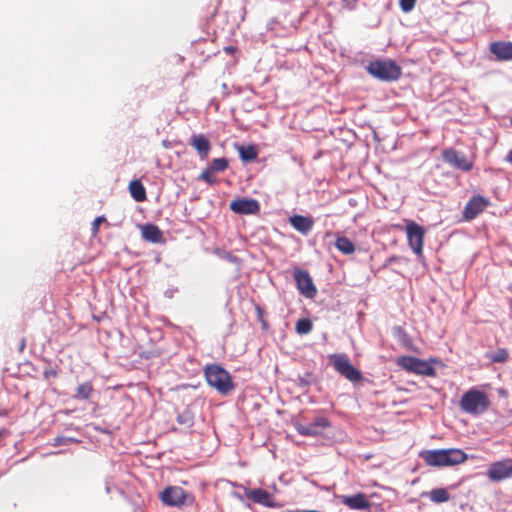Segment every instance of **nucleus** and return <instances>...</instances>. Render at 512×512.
<instances>
[{
	"label": "nucleus",
	"mask_w": 512,
	"mask_h": 512,
	"mask_svg": "<svg viewBox=\"0 0 512 512\" xmlns=\"http://www.w3.org/2000/svg\"><path fill=\"white\" fill-rule=\"evenodd\" d=\"M428 466L444 467L464 463L467 454L459 448L424 450L419 454Z\"/></svg>",
	"instance_id": "nucleus-1"
},
{
	"label": "nucleus",
	"mask_w": 512,
	"mask_h": 512,
	"mask_svg": "<svg viewBox=\"0 0 512 512\" xmlns=\"http://www.w3.org/2000/svg\"><path fill=\"white\" fill-rule=\"evenodd\" d=\"M459 405L465 413L477 416L489 408L490 399L485 392L471 388L462 395Z\"/></svg>",
	"instance_id": "nucleus-2"
},
{
	"label": "nucleus",
	"mask_w": 512,
	"mask_h": 512,
	"mask_svg": "<svg viewBox=\"0 0 512 512\" xmlns=\"http://www.w3.org/2000/svg\"><path fill=\"white\" fill-rule=\"evenodd\" d=\"M204 376L207 383L220 394L227 395L234 389L231 375L220 365H207L204 369Z\"/></svg>",
	"instance_id": "nucleus-3"
},
{
	"label": "nucleus",
	"mask_w": 512,
	"mask_h": 512,
	"mask_svg": "<svg viewBox=\"0 0 512 512\" xmlns=\"http://www.w3.org/2000/svg\"><path fill=\"white\" fill-rule=\"evenodd\" d=\"M367 72L376 79L385 82L398 80L402 75L401 67L393 60H375L367 66Z\"/></svg>",
	"instance_id": "nucleus-4"
},
{
	"label": "nucleus",
	"mask_w": 512,
	"mask_h": 512,
	"mask_svg": "<svg viewBox=\"0 0 512 512\" xmlns=\"http://www.w3.org/2000/svg\"><path fill=\"white\" fill-rule=\"evenodd\" d=\"M334 369L350 382H359L362 380L361 372L350 362L346 354H332L329 356Z\"/></svg>",
	"instance_id": "nucleus-5"
},
{
	"label": "nucleus",
	"mask_w": 512,
	"mask_h": 512,
	"mask_svg": "<svg viewBox=\"0 0 512 512\" xmlns=\"http://www.w3.org/2000/svg\"><path fill=\"white\" fill-rule=\"evenodd\" d=\"M396 363L407 372L423 376H435V368L427 361L420 358L405 355L399 357Z\"/></svg>",
	"instance_id": "nucleus-6"
},
{
	"label": "nucleus",
	"mask_w": 512,
	"mask_h": 512,
	"mask_svg": "<svg viewBox=\"0 0 512 512\" xmlns=\"http://www.w3.org/2000/svg\"><path fill=\"white\" fill-rule=\"evenodd\" d=\"M161 500L170 506L190 505L194 502V496L179 486H170L161 493Z\"/></svg>",
	"instance_id": "nucleus-7"
},
{
	"label": "nucleus",
	"mask_w": 512,
	"mask_h": 512,
	"mask_svg": "<svg viewBox=\"0 0 512 512\" xmlns=\"http://www.w3.org/2000/svg\"><path fill=\"white\" fill-rule=\"evenodd\" d=\"M405 230L409 247L416 255H422L425 238L424 228L414 221L407 220Z\"/></svg>",
	"instance_id": "nucleus-8"
},
{
	"label": "nucleus",
	"mask_w": 512,
	"mask_h": 512,
	"mask_svg": "<svg viewBox=\"0 0 512 512\" xmlns=\"http://www.w3.org/2000/svg\"><path fill=\"white\" fill-rule=\"evenodd\" d=\"M490 201L488 198L481 195L472 196L466 203L462 211L463 221L469 222L480 215L488 206Z\"/></svg>",
	"instance_id": "nucleus-9"
},
{
	"label": "nucleus",
	"mask_w": 512,
	"mask_h": 512,
	"mask_svg": "<svg viewBox=\"0 0 512 512\" xmlns=\"http://www.w3.org/2000/svg\"><path fill=\"white\" fill-rule=\"evenodd\" d=\"M293 277L296 281L297 288L300 293L307 298H314L317 294V289L313 284V280L310 274L306 270L295 269L293 271Z\"/></svg>",
	"instance_id": "nucleus-10"
},
{
	"label": "nucleus",
	"mask_w": 512,
	"mask_h": 512,
	"mask_svg": "<svg viewBox=\"0 0 512 512\" xmlns=\"http://www.w3.org/2000/svg\"><path fill=\"white\" fill-rule=\"evenodd\" d=\"M442 157L446 163L462 171L468 172L473 168V162L464 153L453 148L443 150Z\"/></svg>",
	"instance_id": "nucleus-11"
},
{
	"label": "nucleus",
	"mask_w": 512,
	"mask_h": 512,
	"mask_svg": "<svg viewBox=\"0 0 512 512\" xmlns=\"http://www.w3.org/2000/svg\"><path fill=\"white\" fill-rule=\"evenodd\" d=\"M487 475L492 481H502L512 476V458L494 462L490 465Z\"/></svg>",
	"instance_id": "nucleus-12"
},
{
	"label": "nucleus",
	"mask_w": 512,
	"mask_h": 512,
	"mask_svg": "<svg viewBox=\"0 0 512 512\" xmlns=\"http://www.w3.org/2000/svg\"><path fill=\"white\" fill-rule=\"evenodd\" d=\"M230 209L237 214L254 215L259 213L260 204L255 199L241 198L230 203Z\"/></svg>",
	"instance_id": "nucleus-13"
},
{
	"label": "nucleus",
	"mask_w": 512,
	"mask_h": 512,
	"mask_svg": "<svg viewBox=\"0 0 512 512\" xmlns=\"http://www.w3.org/2000/svg\"><path fill=\"white\" fill-rule=\"evenodd\" d=\"M330 423L325 417H317L312 423L308 425L296 424V431L302 436H317L322 433V430L329 427Z\"/></svg>",
	"instance_id": "nucleus-14"
},
{
	"label": "nucleus",
	"mask_w": 512,
	"mask_h": 512,
	"mask_svg": "<svg viewBox=\"0 0 512 512\" xmlns=\"http://www.w3.org/2000/svg\"><path fill=\"white\" fill-rule=\"evenodd\" d=\"M341 503L352 510H367L371 504L364 493H357L355 495L340 497Z\"/></svg>",
	"instance_id": "nucleus-15"
},
{
	"label": "nucleus",
	"mask_w": 512,
	"mask_h": 512,
	"mask_svg": "<svg viewBox=\"0 0 512 512\" xmlns=\"http://www.w3.org/2000/svg\"><path fill=\"white\" fill-rule=\"evenodd\" d=\"M490 51L498 61L512 60V42L496 41L490 45Z\"/></svg>",
	"instance_id": "nucleus-16"
},
{
	"label": "nucleus",
	"mask_w": 512,
	"mask_h": 512,
	"mask_svg": "<svg viewBox=\"0 0 512 512\" xmlns=\"http://www.w3.org/2000/svg\"><path fill=\"white\" fill-rule=\"evenodd\" d=\"M189 145H191L197 151L202 159L207 158L211 150L210 141L203 134H193L190 137Z\"/></svg>",
	"instance_id": "nucleus-17"
},
{
	"label": "nucleus",
	"mask_w": 512,
	"mask_h": 512,
	"mask_svg": "<svg viewBox=\"0 0 512 512\" xmlns=\"http://www.w3.org/2000/svg\"><path fill=\"white\" fill-rule=\"evenodd\" d=\"M246 497L253 501L254 503H258L264 506H272V496L271 494L261 488L251 489L246 491Z\"/></svg>",
	"instance_id": "nucleus-18"
},
{
	"label": "nucleus",
	"mask_w": 512,
	"mask_h": 512,
	"mask_svg": "<svg viewBox=\"0 0 512 512\" xmlns=\"http://www.w3.org/2000/svg\"><path fill=\"white\" fill-rule=\"evenodd\" d=\"M289 223L292 225L294 229H296L297 231L304 235L310 232L314 224L312 218L303 215L291 216L289 218Z\"/></svg>",
	"instance_id": "nucleus-19"
},
{
	"label": "nucleus",
	"mask_w": 512,
	"mask_h": 512,
	"mask_svg": "<svg viewBox=\"0 0 512 512\" xmlns=\"http://www.w3.org/2000/svg\"><path fill=\"white\" fill-rule=\"evenodd\" d=\"M142 237L151 243L164 242L163 232L154 224H145L141 229Z\"/></svg>",
	"instance_id": "nucleus-20"
},
{
	"label": "nucleus",
	"mask_w": 512,
	"mask_h": 512,
	"mask_svg": "<svg viewBox=\"0 0 512 512\" xmlns=\"http://www.w3.org/2000/svg\"><path fill=\"white\" fill-rule=\"evenodd\" d=\"M129 192L132 196V198L137 202H143L146 200V190L142 182L138 179L132 180L129 183Z\"/></svg>",
	"instance_id": "nucleus-21"
},
{
	"label": "nucleus",
	"mask_w": 512,
	"mask_h": 512,
	"mask_svg": "<svg viewBox=\"0 0 512 512\" xmlns=\"http://www.w3.org/2000/svg\"><path fill=\"white\" fill-rule=\"evenodd\" d=\"M94 392L93 384L88 381L78 385L76 393L73 396L77 400H89Z\"/></svg>",
	"instance_id": "nucleus-22"
},
{
	"label": "nucleus",
	"mask_w": 512,
	"mask_h": 512,
	"mask_svg": "<svg viewBox=\"0 0 512 512\" xmlns=\"http://www.w3.org/2000/svg\"><path fill=\"white\" fill-rule=\"evenodd\" d=\"M336 248L345 255L353 254L356 250L354 243L345 236H339L335 242Z\"/></svg>",
	"instance_id": "nucleus-23"
},
{
	"label": "nucleus",
	"mask_w": 512,
	"mask_h": 512,
	"mask_svg": "<svg viewBox=\"0 0 512 512\" xmlns=\"http://www.w3.org/2000/svg\"><path fill=\"white\" fill-rule=\"evenodd\" d=\"M428 496H429L430 500L434 503H444V502L449 501V499H450V495L445 488L432 489L428 493Z\"/></svg>",
	"instance_id": "nucleus-24"
},
{
	"label": "nucleus",
	"mask_w": 512,
	"mask_h": 512,
	"mask_svg": "<svg viewBox=\"0 0 512 512\" xmlns=\"http://www.w3.org/2000/svg\"><path fill=\"white\" fill-rule=\"evenodd\" d=\"M313 329V323L309 318L299 319L296 323L295 330L300 335H306Z\"/></svg>",
	"instance_id": "nucleus-25"
},
{
	"label": "nucleus",
	"mask_w": 512,
	"mask_h": 512,
	"mask_svg": "<svg viewBox=\"0 0 512 512\" xmlns=\"http://www.w3.org/2000/svg\"><path fill=\"white\" fill-rule=\"evenodd\" d=\"M240 158L243 161H252L257 158V150L254 146L241 147L239 149Z\"/></svg>",
	"instance_id": "nucleus-26"
},
{
	"label": "nucleus",
	"mask_w": 512,
	"mask_h": 512,
	"mask_svg": "<svg viewBox=\"0 0 512 512\" xmlns=\"http://www.w3.org/2000/svg\"><path fill=\"white\" fill-rule=\"evenodd\" d=\"M228 160L226 158H214L208 168L214 172H222L228 168Z\"/></svg>",
	"instance_id": "nucleus-27"
},
{
	"label": "nucleus",
	"mask_w": 512,
	"mask_h": 512,
	"mask_svg": "<svg viewBox=\"0 0 512 512\" xmlns=\"http://www.w3.org/2000/svg\"><path fill=\"white\" fill-rule=\"evenodd\" d=\"M509 353L505 348H499L495 352L488 355L491 362L504 363L508 360Z\"/></svg>",
	"instance_id": "nucleus-28"
},
{
	"label": "nucleus",
	"mask_w": 512,
	"mask_h": 512,
	"mask_svg": "<svg viewBox=\"0 0 512 512\" xmlns=\"http://www.w3.org/2000/svg\"><path fill=\"white\" fill-rule=\"evenodd\" d=\"M255 311H256L257 319L260 322L262 329L264 331H267L269 329V324H268L267 320L265 319L266 312H265L264 308L261 307L259 304H256Z\"/></svg>",
	"instance_id": "nucleus-29"
},
{
	"label": "nucleus",
	"mask_w": 512,
	"mask_h": 512,
	"mask_svg": "<svg viewBox=\"0 0 512 512\" xmlns=\"http://www.w3.org/2000/svg\"><path fill=\"white\" fill-rule=\"evenodd\" d=\"M214 172H212L208 167L204 169L201 174L199 175V179L205 181L209 185H214L217 183V180L215 176L213 175Z\"/></svg>",
	"instance_id": "nucleus-30"
},
{
	"label": "nucleus",
	"mask_w": 512,
	"mask_h": 512,
	"mask_svg": "<svg viewBox=\"0 0 512 512\" xmlns=\"http://www.w3.org/2000/svg\"><path fill=\"white\" fill-rule=\"evenodd\" d=\"M417 0H400L399 5L403 12H410L414 9Z\"/></svg>",
	"instance_id": "nucleus-31"
},
{
	"label": "nucleus",
	"mask_w": 512,
	"mask_h": 512,
	"mask_svg": "<svg viewBox=\"0 0 512 512\" xmlns=\"http://www.w3.org/2000/svg\"><path fill=\"white\" fill-rule=\"evenodd\" d=\"M104 222H106V218H105V216H98V217H96V218L94 219V221H93V223H92V228H91V230H92V234H93L94 236H96V235L98 234V232H99V226H100V224H102V223H104Z\"/></svg>",
	"instance_id": "nucleus-32"
},
{
	"label": "nucleus",
	"mask_w": 512,
	"mask_h": 512,
	"mask_svg": "<svg viewBox=\"0 0 512 512\" xmlns=\"http://www.w3.org/2000/svg\"><path fill=\"white\" fill-rule=\"evenodd\" d=\"M224 50H225L226 53L231 54V53H234L236 51V48L233 47V46H227V47L224 48Z\"/></svg>",
	"instance_id": "nucleus-33"
},
{
	"label": "nucleus",
	"mask_w": 512,
	"mask_h": 512,
	"mask_svg": "<svg viewBox=\"0 0 512 512\" xmlns=\"http://www.w3.org/2000/svg\"><path fill=\"white\" fill-rule=\"evenodd\" d=\"M9 434V431L6 428L0 429V439L4 436H7Z\"/></svg>",
	"instance_id": "nucleus-34"
},
{
	"label": "nucleus",
	"mask_w": 512,
	"mask_h": 512,
	"mask_svg": "<svg viewBox=\"0 0 512 512\" xmlns=\"http://www.w3.org/2000/svg\"><path fill=\"white\" fill-rule=\"evenodd\" d=\"M506 160L512 164V149L508 152Z\"/></svg>",
	"instance_id": "nucleus-35"
},
{
	"label": "nucleus",
	"mask_w": 512,
	"mask_h": 512,
	"mask_svg": "<svg viewBox=\"0 0 512 512\" xmlns=\"http://www.w3.org/2000/svg\"><path fill=\"white\" fill-rule=\"evenodd\" d=\"M25 345H26L25 339H24V338H22V339H21V343H20V350H21V351L25 348Z\"/></svg>",
	"instance_id": "nucleus-36"
},
{
	"label": "nucleus",
	"mask_w": 512,
	"mask_h": 512,
	"mask_svg": "<svg viewBox=\"0 0 512 512\" xmlns=\"http://www.w3.org/2000/svg\"><path fill=\"white\" fill-rule=\"evenodd\" d=\"M45 375H46V377H49V376H51V375H52V372H51V370H49V371H45Z\"/></svg>",
	"instance_id": "nucleus-37"
},
{
	"label": "nucleus",
	"mask_w": 512,
	"mask_h": 512,
	"mask_svg": "<svg viewBox=\"0 0 512 512\" xmlns=\"http://www.w3.org/2000/svg\"><path fill=\"white\" fill-rule=\"evenodd\" d=\"M510 122H511V125H512V117H511V120H510Z\"/></svg>",
	"instance_id": "nucleus-38"
}]
</instances>
